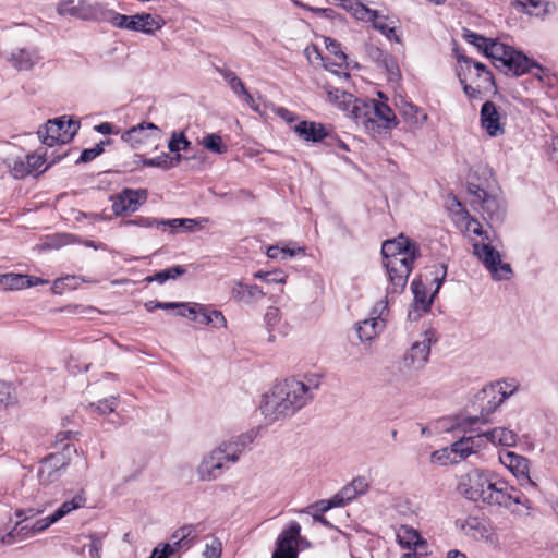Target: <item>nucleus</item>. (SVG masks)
Returning <instances> with one entry per match:
<instances>
[{"label": "nucleus", "instance_id": "dca6fc26", "mask_svg": "<svg viewBox=\"0 0 558 558\" xmlns=\"http://www.w3.org/2000/svg\"><path fill=\"white\" fill-rule=\"evenodd\" d=\"M500 463L508 469L522 487H536V483L530 476V461L513 451L499 453Z\"/></svg>", "mask_w": 558, "mask_h": 558}, {"label": "nucleus", "instance_id": "4468645a", "mask_svg": "<svg viewBox=\"0 0 558 558\" xmlns=\"http://www.w3.org/2000/svg\"><path fill=\"white\" fill-rule=\"evenodd\" d=\"M161 129L153 122H141L122 133L121 140L130 147L138 149L156 144L161 140Z\"/></svg>", "mask_w": 558, "mask_h": 558}, {"label": "nucleus", "instance_id": "6ab92c4d", "mask_svg": "<svg viewBox=\"0 0 558 558\" xmlns=\"http://www.w3.org/2000/svg\"><path fill=\"white\" fill-rule=\"evenodd\" d=\"M480 124L488 136H502L506 132V116L493 101H485L480 112Z\"/></svg>", "mask_w": 558, "mask_h": 558}, {"label": "nucleus", "instance_id": "2f4dec72", "mask_svg": "<svg viewBox=\"0 0 558 558\" xmlns=\"http://www.w3.org/2000/svg\"><path fill=\"white\" fill-rule=\"evenodd\" d=\"M480 435L484 438V446L490 442L494 446L513 447L519 440V436L514 430L502 426L492 428Z\"/></svg>", "mask_w": 558, "mask_h": 558}, {"label": "nucleus", "instance_id": "423d86ee", "mask_svg": "<svg viewBox=\"0 0 558 558\" xmlns=\"http://www.w3.org/2000/svg\"><path fill=\"white\" fill-rule=\"evenodd\" d=\"M487 58L495 61L497 68L502 69L507 74L514 76L527 73L533 61L522 52L504 43L492 39L485 53Z\"/></svg>", "mask_w": 558, "mask_h": 558}, {"label": "nucleus", "instance_id": "39448f33", "mask_svg": "<svg viewBox=\"0 0 558 558\" xmlns=\"http://www.w3.org/2000/svg\"><path fill=\"white\" fill-rule=\"evenodd\" d=\"M47 160L45 153L26 154L25 150L16 145L8 144L5 146L3 163L8 172L14 179H23L27 175L44 172L51 165L60 160V157L53 159L49 165L45 166Z\"/></svg>", "mask_w": 558, "mask_h": 558}, {"label": "nucleus", "instance_id": "69168bd1", "mask_svg": "<svg viewBox=\"0 0 558 558\" xmlns=\"http://www.w3.org/2000/svg\"><path fill=\"white\" fill-rule=\"evenodd\" d=\"M281 319L280 311L277 307H269L265 314L266 324L275 328Z\"/></svg>", "mask_w": 558, "mask_h": 558}, {"label": "nucleus", "instance_id": "c03bdc74", "mask_svg": "<svg viewBox=\"0 0 558 558\" xmlns=\"http://www.w3.org/2000/svg\"><path fill=\"white\" fill-rule=\"evenodd\" d=\"M199 144L210 153L217 155H223L228 151L227 144L223 142L222 137L217 133L205 134L201 140Z\"/></svg>", "mask_w": 558, "mask_h": 558}, {"label": "nucleus", "instance_id": "c9c22d12", "mask_svg": "<svg viewBox=\"0 0 558 558\" xmlns=\"http://www.w3.org/2000/svg\"><path fill=\"white\" fill-rule=\"evenodd\" d=\"M132 15L121 14L113 9L108 8L105 3L101 5L99 20L97 23L107 22L111 26L128 29L131 28Z\"/></svg>", "mask_w": 558, "mask_h": 558}, {"label": "nucleus", "instance_id": "052dcab7", "mask_svg": "<svg viewBox=\"0 0 558 558\" xmlns=\"http://www.w3.org/2000/svg\"><path fill=\"white\" fill-rule=\"evenodd\" d=\"M179 315L190 317L194 322L198 319V312L203 311V304L199 303H179Z\"/></svg>", "mask_w": 558, "mask_h": 558}, {"label": "nucleus", "instance_id": "a19ab883", "mask_svg": "<svg viewBox=\"0 0 558 558\" xmlns=\"http://www.w3.org/2000/svg\"><path fill=\"white\" fill-rule=\"evenodd\" d=\"M181 155L178 154L175 156H169L166 153L155 157V158H144L142 159V163L145 167H155L160 168L162 170H169L171 168L177 167L181 161Z\"/></svg>", "mask_w": 558, "mask_h": 558}, {"label": "nucleus", "instance_id": "ea45409f", "mask_svg": "<svg viewBox=\"0 0 558 558\" xmlns=\"http://www.w3.org/2000/svg\"><path fill=\"white\" fill-rule=\"evenodd\" d=\"M485 269L490 274L492 278L496 281L510 280L513 271L509 263L504 262V254H501L494 263L487 265Z\"/></svg>", "mask_w": 558, "mask_h": 558}, {"label": "nucleus", "instance_id": "0eeeda50", "mask_svg": "<svg viewBox=\"0 0 558 558\" xmlns=\"http://www.w3.org/2000/svg\"><path fill=\"white\" fill-rule=\"evenodd\" d=\"M80 129V123L70 117L62 116L48 120L37 131L38 137L46 146L64 145L72 141Z\"/></svg>", "mask_w": 558, "mask_h": 558}, {"label": "nucleus", "instance_id": "5701e85b", "mask_svg": "<svg viewBox=\"0 0 558 558\" xmlns=\"http://www.w3.org/2000/svg\"><path fill=\"white\" fill-rule=\"evenodd\" d=\"M447 269L445 265H440L435 272L434 281L436 283L435 291L428 295L426 292L425 286L420 280H413L411 283V290L414 295V306L416 310H420L422 312H427L429 310V306L432 304L433 298L436 295V293L439 291L442 281L446 277Z\"/></svg>", "mask_w": 558, "mask_h": 558}, {"label": "nucleus", "instance_id": "bb28decb", "mask_svg": "<svg viewBox=\"0 0 558 558\" xmlns=\"http://www.w3.org/2000/svg\"><path fill=\"white\" fill-rule=\"evenodd\" d=\"M131 20L130 31L140 32L149 36L161 29L166 24L165 20L160 15L150 13L133 14Z\"/></svg>", "mask_w": 558, "mask_h": 558}, {"label": "nucleus", "instance_id": "aec40b11", "mask_svg": "<svg viewBox=\"0 0 558 558\" xmlns=\"http://www.w3.org/2000/svg\"><path fill=\"white\" fill-rule=\"evenodd\" d=\"M226 470V462L220 457V451L211 449L203 456L196 466L195 473L199 481L211 482L219 478Z\"/></svg>", "mask_w": 558, "mask_h": 558}, {"label": "nucleus", "instance_id": "9d476101", "mask_svg": "<svg viewBox=\"0 0 558 558\" xmlns=\"http://www.w3.org/2000/svg\"><path fill=\"white\" fill-rule=\"evenodd\" d=\"M0 58L17 72H31L43 61L41 50L36 46L1 50Z\"/></svg>", "mask_w": 558, "mask_h": 558}, {"label": "nucleus", "instance_id": "9b49d317", "mask_svg": "<svg viewBox=\"0 0 558 558\" xmlns=\"http://www.w3.org/2000/svg\"><path fill=\"white\" fill-rule=\"evenodd\" d=\"M461 531L464 535L472 537L473 539L481 541L490 548H501L498 530L488 520L470 517L461 524Z\"/></svg>", "mask_w": 558, "mask_h": 558}, {"label": "nucleus", "instance_id": "58836bf2", "mask_svg": "<svg viewBox=\"0 0 558 558\" xmlns=\"http://www.w3.org/2000/svg\"><path fill=\"white\" fill-rule=\"evenodd\" d=\"M400 113L404 121L415 129L422 128L427 120V114L421 108L410 102H404L401 106Z\"/></svg>", "mask_w": 558, "mask_h": 558}, {"label": "nucleus", "instance_id": "c756f323", "mask_svg": "<svg viewBox=\"0 0 558 558\" xmlns=\"http://www.w3.org/2000/svg\"><path fill=\"white\" fill-rule=\"evenodd\" d=\"M450 447L453 456H456L460 462L484 448V438L480 434L475 436L463 437L453 442Z\"/></svg>", "mask_w": 558, "mask_h": 558}, {"label": "nucleus", "instance_id": "412c9836", "mask_svg": "<svg viewBox=\"0 0 558 558\" xmlns=\"http://www.w3.org/2000/svg\"><path fill=\"white\" fill-rule=\"evenodd\" d=\"M319 87L323 89L324 98L329 105L344 112L352 119V109L355 105H359L361 100L356 99L353 94L335 87L329 82L319 85Z\"/></svg>", "mask_w": 558, "mask_h": 558}, {"label": "nucleus", "instance_id": "4c0bfd02", "mask_svg": "<svg viewBox=\"0 0 558 558\" xmlns=\"http://www.w3.org/2000/svg\"><path fill=\"white\" fill-rule=\"evenodd\" d=\"M372 24L373 27L383 34L388 40L400 43V37L396 32V21L377 12L372 20Z\"/></svg>", "mask_w": 558, "mask_h": 558}, {"label": "nucleus", "instance_id": "6e6d98bb", "mask_svg": "<svg viewBox=\"0 0 558 558\" xmlns=\"http://www.w3.org/2000/svg\"><path fill=\"white\" fill-rule=\"evenodd\" d=\"M464 39L475 46L478 50H481L483 53H485L488 45L490 44L492 39L483 37L474 32L465 31L463 34Z\"/></svg>", "mask_w": 558, "mask_h": 558}, {"label": "nucleus", "instance_id": "ddd939ff", "mask_svg": "<svg viewBox=\"0 0 558 558\" xmlns=\"http://www.w3.org/2000/svg\"><path fill=\"white\" fill-rule=\"evenodd\" d=\"M101 2H89L87 0H61L56 11L60 16H71L85 22H98L101 10Z\"/></svg>", "mask_w": 558, "mask_h": 558}, {"label": "nucleus", "instance_id": "f8f14e48", "mask_svg": "<svg viewBox=\"0 0 558 558\" xmlns=\"http://www.w3.org/2000/svg\"><path fill=\"white\" fill-rule=\"evenodd\" d=\"M387 305L385 300L376 302L369 317L356 324L355 331L361 342H372L383 331Z\"/></svg>", "mask_w": 558, "mask_h": 558}, {"label": "nucleus", "instance_id": "a18cd8bd", "mask_svg": "<svg viewBox=\"0 0 558 558\" xmlns=\"http://www.w3.org/2000/svg\"><path fill=\"white\" fill-rule=\"evenodd\" d=\"M222 76L235 95L244 101L252 100V95L247 92L243 81L234 72L226 71L222 73Z\"/></svg>", "mask_w": 558, "mask_h": 558}, {"label": "nucleus", "instance_id": "f257e3e1", "mask_svg": "<svg viewBox=\"0 0 558 558\" xmlns=\"http://www.w3.org/2000/svg\"><path fill=\"white\" fill-rule=\"evenodd\" d=\"M457 489L470 501L508 510L512 515H531L532 501L496 472L473 468L458 478Z\"/></svg>", "mask_w": 558, "mask_h": 558}, {"label": "nucleus", "instance_id": "72a5a7b5", "mask_svg": "<svg viewBox=\"0 0 558 558\" xmlns=\"http://www.w3.org/2000/svg\"><path fill=\"white\" fill-rule=\"evenodd\" d=\"M519 12L542 17L550 13L555 5L546 0H513Z\"/></svg>", "mask_w": 558, "mask_h": 558}, {"label": "nucleus", "instance_id": "2eb2a0df", "mask_svg": "<svg viewBox=\"0 0 558 558\" xmlns=\"http://www.w3.org/2000/svg\"><path fill=\"white\" fill-rule=\"evenodd\" d=\"M327 56L324 58V68L339 78H349V62L347 54L342 51L340 44L330 37H323Z\"/></svg>", "mask_w": 558, "mask_h": 558}, {"label": "nucleus", "instance_id": "f03ea898", "mask_svg": "<svg viewBox=\"0 0 558 558\" xmlns=\"http://www.w3.org/2000/svg\"><path fill=\"white\" fill-rule=\"evenodd\" d=\"M320 385L317 374L278 381L263 396L262 414L269 422L292 416L314 399Z\"/></svg>", "mask_w": 558, "mask_h": 558}, {"label": "nucleus", "instance_id": "e2e57ef3", "mask_svg": "<svg viewBox=\"0 0 558 558\" xmlns=\"http://www.w3.org/2000/svg\"><path fill=\"white\" fill-rule=\"evenodd\" d=\"M305 56L311 63L318 62V63H322V65L324 66L325 59H324V57H322L320 51L318 50L317 46H315V45L307 46L305 48Z\"/></svg>", "mask_w": 558, "mask_h": 558}, {"label": "nucleus", "instance_id": "4be33fe9", "mask_svg": "<svg viewBox=\"0 0 558 558\" xmlns=\"http://www.w3.org/2000/svg\"><path fill=\"white\" fill-rule=\"evenodd\" d=\"M146 196L145 190L124 189L112 198V210L116 216L132 214L145 202Z\"/></svg>", "mask_w": 558, "mask_h": 558}, {"label": "nucleus", "instance_id": "8fccbe9b", "mask_svg": "<svg viewBox=\"0 0 558 558\" xmlns=\"http://www.w3.org/2000/svg\"><path fill=\"white\" fill-rule=\"evenodd\" d=\"M432 463H436L439 465H448V464H457L459 463V459L453 456L451 451V447H445L439 450H436L430 456Z\"/></svg>", "mask_w": 558, "mask_h": 558}, {"label": "nucleus", "instance_id": "13d9d810", "mask_svg": "<svg viewBox=\"0 0 558 558\" xmlns=\"http://www.w3.org/2000/svg\"><path fill=\"white\" fill-rule=\"evenodd\" d=\"M15 402L16 398L13 393L12 387L4 381H0V409L8 408Z\"/></svg>", "mask_w": 558, "mask_h": 558}, {"label": "nucleus", "instance_id": "f3484780", "mask_svg": "<svg viewBox=\"0 0 558 558\" xmlns=\"http://www.w3.org/2000/svg\"><path fill=\"white\" fill-rule=\"evenodd\" d=\"M478 236L481 240L472 243L473 254L486 267L502 254L500 251L502 243L495 232L488 230H484Z\"/></svg>", "mask_w": 558, "mask_h": 558}, {"label": "nucleus", "instance_id": "20e7f679", "mask_svg": "<svg viewBox=\"0 0 558 558\" xmlns=\"http://www.w3.org/2000/svg\"><path fill=\"white\" fill-rule=\"evenodd\" d=\"M352 120L372 136L386 134L398 125L392 109L380 101H360L352 109Z\"/></svg>", "mask_w": 558, "mask_h": 558}, {"label": "nucleus", "instance_id": "603ef678", "mask_svg": "<svg viewBox=\"0 0 558 558\" xmlns=\"http://www.w3.org/2000/svg\"><path fill=\"white\" fill-rule=\"evenodd\" d=\"M191 142L186 138L183 132H173L168 143V149L171 153L179 154L180 150H186Z\"/></svg>", "mask_w": 558, "mask_h": 558}, {"label": "nucleus", "instance_id": "cd10ccee", "mask_svg": "<svg viewBox=\"0 0 558 558\" xmlns=\"http://www.w3.org/2000/svg\"><path fill=\"white\" fill-rule=\"evenodd\" d=\"M47 282L41 278L22 274L8 272L0 275V286L5 291L22 290Z\"/></svg>", "mask_w": 558, "mask_h": 558}, {"label": "nucleus", "instance_id": "7c9ffc66", "mask_svg": "<svg viewBox=\"0 0 558 558\" xmlns=\"http://www.w3.org/2000/svg\"><path fill=\"white\" fill-rule=\"evenodd\" d=\"M458 62L460 70L458 73H466L468 78L471 81L476 77V81H481L483 84H490L493 82L492 73L481 62H473L468 57L459 56Z\"/></svg>", "mask_w": 558, "mask_h": 558}, {"label": "nucleus", "instance_id": "7ed1b4c3", "mask_svg": "<svg viewBox=\"0 0 558 558\" xmlns=\"http://www.w3.org/2000/svg\"><path fill=\"white\" fill-rule=\"evenodd\" d=\"M415 253V245L411 244L409 239L403 235L384 242L381 254L393 292H399L405 287Z\"/></svg>", "mask_w": 558, "mask_h": 558}, {"label": "nucleus", "instance_id": "f704fd0d", "mask_svg": "<svg viewBox=\"0 0 558 558\" xmlns=\"http://www.w3.org/2000/svg\"><path fill=\"white\" fill-rule=\"evenodd\" d=\"M231 294L233 299L240 302H250L265 296V292L256 284H244L235 280L231 284Z\"/></svg>", "mask_w": 558, "mask_h": 558}, {"label": "nucleus", "instance_id": "c85d7f7f", "mask_svg": "<svg viewBox=\"0 0 558 558\" xmlns=\"http://www.w3.org/2000/svg\"><path fill=\"white\" fill-rule=\"evenodd\" d=\"M293 131L302 141L312 143L322 142L328 135L325 125L315 121H301L294 125Z\"/></svg>", "mask_w": 558, "mask_h": 558}, {"label": "nucleus", "instance_id": "338daca9", "mask_svg": "<svg viewBox=\"0 0 558 558\" xmlns=\"http://www.w3.org/2000/svg\"><path fill=\"white\" fill-rule=\"evenodd\" d=\"M102 150L104 149L100 145H97L89 149H85L81 154L80 161H82V162L90 161V160L95 159L97 156H99L102 153Z\"/></svg>", "mask_w": 558, "mask_h": 558}, {"label": "nucleus", "instance_id": "473e14b6", "mask_svg": "<svg viewBox=\"0 0 558 558\" xmlns=\"http://www.w3.org/2000/svg\"><path fill=\"white\" fill-rule=\"evenodd\" d=\"M63 462L59 457H49L41 462L39 466L38 477L44 485H49L58 481L62 474Z\"/></svg>", "mask_w": 558, "mask_h": 558}, {"label": "nucleus", "instance_id": "bf43d9fd", "mask_svg": "<svg viewBox=\"0 0 558 558\" xmlns=\"http://www.w3.org/2000/svg\"><path fill=\"white\" fill-rule=\"evenodd\" d=\"M207 219H202L201 221H197L195 219H170L166 220V225L172 228L173 230H177L179 228H185L186 230L193 231L196 226H201V222H205Z\"/></svg>", "mask_w": 558, "mask_h": 558}, {"label": "nucleus", "instance_id": "b1692460", "mask_svg": "<svg viewBox=\"0 0 558 558\" xmlns=\"http://www.w3.org/2000/svg\"><path fill=\"white\" fill-rule=\"evenodd\" d=\"M195 537V527L184 525L172 534L173 544H163L154 548L149 558H169L177 549L190 546V539Z\"/></svg>", "mask_w": 558, "mask_h": 558}, {"label": "nucleus", "instance_id": "864d4df0", "mask_svg": "<svg viewBox=\"0 0 558 558\" xmlns=\"http://www.w3.org/2000/svg\"><path fill=\"white\" fill-rule=\"evenodd\" d=\"M254 278L265 281L266 283L284 284L287 282V275L280 270L275 271H256Z\"/></svg>", "mask_w": 558, "mask_h": 558}, {"label": "nucleus", "instance_id": "49530a36", "mask_svg": "<svg viewBox=\"0 0 558 558\" xmlns=\"http://www.w3.org/2000/svg\"><path fill=\"white\" fill-rule=\"evenodd\" d=\"M460 84L463 87L465 95L469 99H477L481 97L482 88H485L487 84H483L481 81L468 83L466 73H458Z\"/></svg>", "mask_w": 558, "mask_h": 558}, {"label": "nucleus", "instance_id": "3c124183", "mask_svg": "<svg viewBox=\"0 0 558 558\" xmlns=\"http://www.w3.org/2000/svg\"><path fill=\"white\" fill-rule=\"evenodd\" d=\"M185 272L184 268L181 266L171 267L155 274L154 276H148L145 280L147 282L157 281L159 283H163L169 279H175L178 276L183 275Z\"/></svg>", "mask_w": 558, "mask_h": 558}, {"label": "nucleus", "instance_id": "de8ad7c7", "mask_svg": "<svg viewBox=\"0 0 558 558\" xmlns=\"http://www.w3.org/2000/svg\"><path fill=\"white\" fill-rule=\"evenodd\" d=\"M369 484L365 477L354 478L350 485L342 489V495L347 499H352L357 495H363L368 490Z\"/></svg>", "mask_w": 558, "mask_h": 558}, {"label": "nucleus", "instance_id": "0e129e2a", "mask_svg": "<svg viewBox=\"0 0 558 558\" xmlns=\"http://www.w3.org/2000/svg\"><path fill=\"white\" fill-rule=\"evenodd\" d=\"M179 307V302H158V301H149L145 303V308L148 312H153L156 308L161 310H172Z\"/></svg>", "mask_w": 558, "mask_h": 558}, {"label": "nucleus", "instance_id": "a211bd4d", "mask_svg": "<svg viewBox=\"0 0 558 558\" xmlns=\"http://www.w3.org/2000/svg\"><path fill=\"white\" fill-rule=\"evenodd\" d=\"M301 538V525L292 521L282 530L276 542L271 558H298V542Z\"/></svg>", "mask_w": 558, "mask_h": 558}, {"label": "nucleus", "instance_id": "5fc2aeb1", "mask_svg": "<svg viewBox=\"0 0 558 558\" xmlns=\"http://www.w3.org/2000/svg\"><path fill=\"white\" fill-rule=\"evenodd\" d=\"M122 226H136L140 228H159L160 226H166V220H157L150 217H136L135 219L123 221Z\"/></svg>", "mask_w": 558, "mask_h": 558}, {"label": "nucleus", "instance_id": "1a4fd4ad", "mask_svg": "<svg viewBox=\"0 0 558 558\" xmlns=\"http://www.w3.org/2000/svg\"><path fill=\"white\" fill-rule=\"evenodd\" d=\"M434 331L424 332L422 338L412 343L400 361V369L412 373L418 372L427 364L432 343L435 342Z\"/></svg>", "mask_w": 558, "mask_h": 558}, {"label": "nucleus", "instance_id": "393cba45", "mask_svg": "<svg viewBox=\"0 0 558 558\" xmlns=\"http://www.w3.org/2000/svg\"><path fill=\"white\" fill-rule=\"evenodd\" d=\"M453 223L465 234H483L484 229L482 225L462 207L461 203L456 198L452 199V204L449 207Z\"/></svg>", "mask_w": 558, "mask_h": 558}, {"label": "nucleus", "instance_id": "a878e982", "mask_svg": "<svg viewBox=\"0 0 558 558\" xmlns=\"http://www.w3.org/2000/svg\"><path fill=\"white\" fill-rule=\"evenodd\" d=\"M248 444V437L240 435L233 437L227 441H222L219 446L215 447V450L220 451V457L226 463L235 464Z\"/></svg>", "mask_w": 558, "mask_h": 558}, {"label": "nucleus", "instance_id": "37998d69", "mask_svg": "<svg viewBox=\"0 0 558 558\" xmlns=\"http://www.w3.org/2000/svg\"><path fill=\"white\" fill-rule=\"evenodd\" d=\"M85 497L82 493L75 495L71 500L64 501L52 514V521L58 522L64 515L85 505Z\"/></svg>", "mask_w": 558, "mask_h": 558}, {"label": "nucleus", "instance_id": "680f3d73", "mask_svg": "<svg viewBox=\"0 0 558 558\" xmlns=\"http://www.w3.org/2000/svg\"><path fill=\"white\" fill-rule=\"evenodd\" d=\"M377 11L371 10L363 4L357 3L354 8L353 14L356 19L372 22Z\"/></svg>", "mask_w": 558, "mask_h": 558}, {"label": "nucleus", "instance_id": "09e8293b", "mask_svg": "<svg viewBox=\"0 0 558 558\" xmlns=\"http://www.w3.org/2000/svg\"><path fill=\"white\" fill-rule=\"evenodd\" d=\"M119 403L118 397H109L99 400L97 403H89L87 409L92 412H97L100 415H106L114 412Z\"/></svg>", "mask_w": 558, "mask_h": 558}, {"label": "nucleus", "instance_id": "79ce46f5", "mask_svg": "<svg viewBox=\"0 0 558 558\" xmlns=\"http://www.w3.org/2000/svg\"><path fill=\"white\" fill-rule=\"evenodd\" d=\"M197 323L202 325H210L215 328H225L227 327V320L223 314L217 310H209L205 305H203V311L198 312Z\"/></svg>", "mask_w": 558, "mask_h": 558}, {"label": "nucleus", "instance_id": "e433bc0d", "mask_svg": "<svg viewBox=\"0 0 558 558\" xmlns=\"http://www.w3.org/2000/svg\"><path fill=\"white\" fill-rule=\"evenodd\" d=\"M397 539L402 547L407 548L420 549L426 545L420 533L409 525H401L398 529Z\"/></svg>", "mask_w": 558, "mask_h": 558}, {"label": "nucleus", "instance_id": "4d7b16f0", "mask_svg": "<svg viewBox=\"0 0 558 558\" xmlns=\"http://www.w3.org/2000/svg\"><path fill=\"white\" fill-rule=\"evenodd\" d=\"M222 553V544L217 537H210L205 544L203 551L204 558H220Z\"/></svg>", "mask_w": 558, "mask_h": 558}, {"label": "nucleus", "instance_id": "6e6552de", "mask_svg": "<svg viewBox=\"0 0 558 558\" xmlns=\"http://www.w3.org/2000/svg\"><path fill=\"white\" fill-rule=\"evenodd\" d=\"M518 384L511 380H499L486 385L477 395L476 401L482 415L495 412L509 397L518 390Z\"/></svg>", "mask_w": 558, "mask_h": 558}, {"label": "nucleus", "instance_id": "774afa93", "mask_svg": "<svg viewBox=\"0 0 558 558\" xmlns=\"http://www.w3.org/2000/svg\"><path fill=\"white\" fill-rule=\"evenodd\" d=\"M541 83L544 87L554 89L558 86V76L550 72H542Z\"/></svg>", "mask_w": 558, "mask_h": 558}]
</instances>
